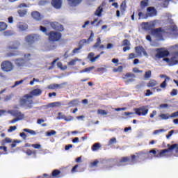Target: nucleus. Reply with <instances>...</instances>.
Here are the masks:
<instances>
[{"mask_svg":"<svg viewBox=\"0 0 178 178\" xmlns=\"http://www.w3.org/2000/svg\"><path fill=\"white\" fill-rule=\"evenodd\" d=\"M79 61V59L77 58H75L74 59H73L72 60H70V62H68V66H74L76 65V63Z\"/></svg>","mask_w":178,"mask_h":178,"instance_id":"obj_40","label":"nucleus"},{"mask_svg":"<svg viewBox=\"0 0 178 178\" xmlns=\"http://www.w3.org/2000/svg\"><path fill=\"white\" fill-rule=\"evenodd\" d=\"M28 10L27 9H19L18 10V14L19 15L20 17H24L26 15H27Z\"/></svg>","mask_w":178,"mask_h":178,"instance_id":"obj_29","label":"nucleus"},{"mask_svg":"<svg viewBox=\"0 0 178 178\" xmlns=\"http://www.w3.org/2000/svg\"><path fill=\"white\" fill-rule=\"evenodd\" d=\"M135 51L136 52L137 55L140 56L141 54H147V52L145 50V48L143 46H138L135 47Z\"/></svg>","mask_w":178,"mask_h":178,"instance_id":"obj_19","label":"nucleus"},{"mask_svg":"<svg viewBox=\"0 0 178 178\" xmlns=\"http://www.w3.org/2000/svg\"><path fill=\"white\" fill-rule=\"evenodd\" d=\"M141 8H147L148 6V0H143L140 2Z\"/></svg>","mask_w":178,"mask_h":178,"instance_id":"obj_43","label":"nucleus"},{"mask_svg":"<svg viewBox=\"0 0 178 178\" xmlns=\"http://www.w3.org/2000/svg\"><path fill=\"white\" fill-rule=\"evenodd\" d=\"M10 49H13L12 51L7 53V57L17 56L19 52L16 50L17 48H13L10 47Z\"/></svg>","mask_w":178,"mask_h":178,"instance_id":"obj_23","label":"nucleus"},{"mask_svg":"<svg viewBox=\"0 0 178 178\" xmlns=\"http://www.w3.org/2000/svg\"><path fill=\"white\" fill-rule=\"evenodd\" d=\"M103 11H104V10H103V8H102V6H99V7L97 9V10H96V12H95L96 16H101V15H102V13Z\"/></svg>","mask_w":178,"mask_h":178,"instance_id":"obj_37","label":"nucleus"},{"mask_svg":"<svg viewBox=\"0 0 178 178\" xmlns=\"http://www.w3.org/2000/svg\"><path fill=\"white\" fill-rule=\"evenodd\" d=\"M42 93V91L40 88L32 90L30 91L29 94L23 95L22 98L19 100V105L20 107H25L29 109L33 108V104H35L33 100V97H38L41 95Z\"/></svg>","mask_w":178,"mask_h":178,"instance_id":"obj_1","label":"nucleus"},{"mask_svg":"<svg viewBox=\"0 0 178 178\" xmlns=\"http://www.w3.org/2000/svg\"><path fill=\"white\" fill-rule=\"evenodd\" d=\"M151 95H152V92L151 90H146L145 96L149 97Z\"/></svg>","mask_w":178,"mask_h":178,"instance_id":"obj_62","label":"nucleus"},{"mask_svg":"<svg viewBox=\"0 0 178 178\" xmlns=\"http://www.w3.org/2000/svg\"><path fill=\"white\" fill-rule=\"evenodd\" d=\"M117 143V139L115 138H113L109 140L108 145H112L113 143Z\"/></svg>","mask_w":178,"mask_h":178,"instance_id":"obj_52","label":"nucleus"},{"mask_svg":"<svg viewBox=\"0 0 178 178\" xmlns=\"http://www.w3.org/2000/svg\"><path fill=\"white\" fill-rule=\"evenodd\" d=\"M23 131H25L26 133H29L30 135H33V136H35V135L37 134V133L35 131L31 130V129H23Z\"/></svg>","mask_w":178,"mask_h":178,"instance_id":"obj_41","label":"nucleus"},{"mask_svg":"<svg viewBox=\"0 0 178 178\" xmlns=\"http://www.w3.org/2000/svg\"><path fill=\"white\" fill-rule=\"evenodd\" d=\"M17 129V127H16V126H10L8 129V132L11 133V132L15 131Z\"/></svg>","mask_w":178,"mask_h":178,"instance_id":"obj_49","label":"nucleus"},{"mask_svg":"<svg viewBox=\"0 0 178 178\" xmlns=\"http://www.w3.org/2000/svg\"><path fill=\"white\" fill-rule=\"evenodd\" d=\"M17 27L19 31H26V30L29 29V26L24 22H18L17 24Z\"/></svg>","mask_w":178,"mask_h":178,"instance_id":"obj_15","label":"nucleus"},{"mask_svg":"<svg viewBox=\"0 0 178 178\" xmlns=\"http://www.w3.org/2000/svg\"><path fill=\"white\" fill-rule=\"evenodd\" d=\"M136 77V76H135L134 74L127 73L126 74L124 75V76H122V79H124V83L130 84L132 82H134Z\"/></svg>","mask_w":178,"mask_h":178,"instance_id":"obj_10","label":"nucleus"},{"mask_svg":"<svg viewBox=\"0 0 178 178\" xmlns=\"http://www.w3.org/2000/svg\"><path fill=\"white\" fill-rule=\"evenodd\" d=\"M95 56V54L91 52L88 55V58H89L90 61H91L92 63H94L95 62V58H94Z\"/></svg>","mask_w":178,"mask_h":178,"instance_id":"obj_35","label":"nucleus"},{"mask_svg":"<svg viewBox=\"0 0 178 178\" xmlns=\"http://www.w3.org/2000/svg\"><path fill=\"white\" fill-rule=\"evenodd\" d=\"M19 140H14L12 144H10V148H15L17 146V143H19Z\"/></svg>","mask_w":178,"mask_h":178,"instance_id":"obj_57","label":"nucleus"},{"mask_svg":"<svg viewBox=\"0 0 178 178\" xmlns=\"http://www.w3.org/2000/svg\"><path fill=\"white\" fill-rule=\"evenodd\" d=\"M1 68L4 72H11L14 70V65L10 60H3L1 64Z\"/></svg>","mask_w":178,"mask_h":178,"instance_id":"obj_6","label":"nucleus"},{"mask_svg":"<svg viewBox=\"0 0 178 178\" xmlns=\"http://www.w3.org/2000/svg\"><path fill=\"white\" fill-rule=\"evenodd\" d=\"M23 118H16L15 119H13L12 120H10L9 122L10 124H14L16 123L17 122H18L19 120H22Z\"/></svg>","mask_w":178,"mask_h":178,"instance_id":"obj_55","label":"nucleus"},{"mask_svg":"<svg viewBox=\"0 0 178 178\" xmlns=\"http://www.w3.org/2000/svg\"><path fill=\"white\" fill-rule=\"evenodd\" d=\"M8 29V25L5 22H0V31H3Z\"/></svg>","mask_w":178,"mask_h":178,"instance_id":"obj_33","label":"nucleus"},{"mask_svg":"<svg viewBox=\"0 0 178 178\" xmlns=\"http://www.w3.org/2000/svg\"><path fill=\"white\" fill-rule=\"evenodd\" d=\"M12 140L10 138H6L1 140V145H5L6 143H11Z\"/></svg>","mask_w":178,"mask_h":178,"instance_id":"obj_34","label":"nucleus"},{"mask_svg":"<svg viewBox=\"0 0 178 178\" xmlns=\"http://www.w3.org/2000/svg\"><path fill=\"white\" fill-rule=\"evenodd\" d=\"M171 63H173V65L178 63V51H175L172 54Z\"/></svg>","mask_w":178,"mask_h":178,"instance_id":"obj_21","label":"nucleus"},{"mask_svg":"<svg viewBox=\"0 0 178 178\" xmlns=\"http://www.w3.org/2000/svg\"><path fill=\"white\" fill-rule=\"evenodd\" d=\"M159 117L161 118V119H162L163 120H168L169 118H171L170 115H169L168 113L160 114V115H159Z\"/></svg>","mask_w":178,"mask_h":178,"instance_id":"obj_32","label":"nucleus"},{"mask_svg":"<svg viewBox=\"0 0 178 178\" xmlns=\"http://www.w3.org/2000/svg\"><path fill=\"white\" fill-rule=\"evenodd\" d=\"M156 24V23L155 22V21L145 23V25L147 26V27H150V28L155 27Z\"/></svg>","mask_w":178,"mask_h":178,"instance_id":"obj_44","label":"nucleus"},{"mask_svg":"<svg viewBox=\"0 0 178 178\" xmlns=\"http://www.w3.org/2000/svg\"><path fill=\"white\" fill-rule=\"evenodd\" d=\"M56 134V131L51 130L50 132H47V136H52Z\"/></svg>","mask_w":178,"mask_h":178,"instance_id":"obj_56","label":"nucleus"},{"mask_svg":"<svg viewBox=\"0 0 178 178\" xmlns=\"http://www.w3.org/2000/svg\"><path fill=\"white\" fill-rule=\"evenodd\" d=\"M136 155H131V156H122L121 160L118 161V166H126V165H134L137 163L136 158L138 159L140 156L145 155L146 156H149V154L145 152H138L136 154Z\"/></svg>","mask_w":178,"mask_h":178,"instance_id":"obj_2","label":"nucleus"},{"mask_svg":"<svg viewBox=\"0 0 178 178\" xmlns=\"http://www.w3.org/2000/svg\"><path fill=\"white\" fill-rule=\"evenodd\" d=\"M168 149H163L162 151L160 152V153L154 157L156 158H161V157H164L168 156V153L170 152V151H172L173 149H175V152L178 153V145L177 143L173 144V145H167Z\"/></svg>","mask_w":178,"mask_h":178,"instance_id":"obj_5","label":"nucleus"},{"mask_svg":"<svg viewBox=\"0 0 178 178\" xmlns=\"http://www.w3.org/2000/svg\"><path fill=\"white\" fill-rule=\"evenodd\" d=\"M79 103V99H74V100H71L69 103H67L68 108L78 106Z\"/></svg>","mask_w":178,"mask_h":178,"instance_id":"obj_24","label":"nucleus"},{"mask_svg":"<svg viewBox=\"0 0 178 178\" xmlns=\"http://www.w3.org/2000/svg\"><path fill=\"white\" fill-rule=\"evenodd\" d=\"M135 114L138 116H146L149 113V108L147 106H142L141 107L134 108Z\"/></svg>","mask_w":178,"mask_h":178,"instance_id":"obj_9","label":"nucleus"},{"mask_svg":"<svg viewBox=\"0 0 178 178\" xmlns=\"http://www.w3.org/2000/svg\"><path fill=\"white\" fill-rule=\"evenodd\" d=\"M40 30L46 35H49V40H50L51 42H56L58 41H60V39L62 38V34L59 32L51 31L48 34V29L42 26H40Z\"/></svg>","mask_w":178,"mask_h":178,"instance_id":"obj_3","label":"nucleus"},{"mask_svg":"<svg viewBox=\"0 0 178 178\" xmlns=\"http://www.w3.org/2000/svg\"><path fill=\"white\" fill-rule=\"evenodd\" d=\"M57 66H58V67H59L62 70H65L67 68V67H66V65H64V67H62V63L61 62H58L57 63Z\"/></svg>","mask_w":178,"mask_h":178,"instance_id":"obj_47","label":"nucleus"},{"mask_svg":"<svg viewBox=\"0 0 178 178\" xmlns=\"http://www.w3.org/2000/svg\"><path fill=\"white\" fill-rule=\"evenodd\" d=\"M135 58H137V56L134 53L129 54V60L134 59Z\"/></svg>","mask_w":178,"mask_h":178,"instance_id":"obj_59","label":"nucleus"},{"mask_svg":"<svg viewBox=\"0 0 178 178\" xmlns=\"http://www.w3.org/2000/svg\"><path fill=\"white\" fill-rule=\"evenodd\" d=\"M42 176L44 177V178H56L55 177H53L52 175H48V174H44L42 175ZM42 177H38V178H44Z\"/></svg>","mask_w":178,"mask_h":178,"instance_id":"obj_53","label":"nucleus"},{"mask_svg":"<svg viewBox=\"0 0 178 178\" xmlns=\"http://www.w3.org/2000/svg\"><path fill=\"white\" fill-rule=\"evenodd\" d=\"M61 119L65 120V122H70L74 120V117H72V115L66 117L65 115H63L62 113L59 112L58 113L57 120Z\"/></svg>","mask_w":178,"mask_h":178,"instance_id":"obj_11","label":"nucleus"},{"mask_svg":"<svg viewBox=\"0 0 178 178\" xmlns=\"http://www.w3.org/2000/svg\"><path fill=\"white\" fill-rule=\"evenodd\" d=\"M51 5L56 9H60L62 8V0H52Z\"/></svg>","mask_w":178,"mask_h":178,"instance_id":"obj_18","label":"nucleus"},{"mask_svg":"<svg viewBox=\"0 0 178 178\" xmlns=\"http://www.w3.org/2000/svg\"><path fill=\"white\" fill-rule=\"evenodd\" d=\"M97 113H98V115H101L102 116H104V115H108V111H106V110L98 109Z\"/></svg>","mask_w":178,"mask_h":178,"instance_id":"obj_38","label":"nucleus"},{"mask_svg":"<svg viewBox=\"0 0 178 178\" xmlns=\"http://www.w3.org/2000/svg\"><path fill=\"white\" fill-rule=\"evenodd\" d=\"M123 72V66L120 65L118 66V68H113V72L117 73V72Z\"/></svg>","mask_w":178,"mask_h":178,"instance_id":"obj_39","label":"nucleus"},{"mask_svg":"<svg viewBox=\"0 0 178 178\" xmlns=\"http://www.w3.org/2000/svg\"><path fill=\"white\" fill-rule=\"evenodd\" d=\"M31 54H24V59H23L22 58H18L14 60V63L17 66V67L22 69L23 67L26 66L27 62L31 60Z\"/></svg>","mask_w":178,"mask_h":178,"instance_id":"obj_4","label":"nucleus"},{"mask_svg":"<svg viewBox=\"0 0 178 178\" xmlns=\"http://www.w3.org/2000/svg\"><path fill=\"white\" fill-rule=\"evenodd\" d=\"M61 106H62L61 102H57L49 103L48 105H47V107L56 108V107H60Z\"/></svg>","mask_w":178,"mask_h":178,"instance_id":"obj_25","label":"nucleus"},{"mask_svg":"<svg viewBox=\"0 0 178 178\" xmlns=\"http://www.w3.org/2000/svg\"><path fill=\"white\" fill-rule=\"evenodd\" d=\"M79 167H80L79 164L75 165L74 167L72 168V169H71V173L77 172L78 170H76L78 169Z\"/></svg>","mask_w":178,"mask_h":178,"instance_id":"obj_46","label":"nucleus"},{"mask_svg":"<svg viewBox=\"0 0 178 178\" xmlns=\"http://www.w3.org/2000/svg\"><path fill=\"white\" fill-rule=\"evenodd\" d=\"M170 116H171V118H177V116H178V111H176V112L172 113Z\"/></svg>","mask_w":178,"mask_h":178,"instance_id":"obj_64","label":"nucleus"},{"mask_svg":"<svg viewBox=\"0 0 178 178\" xmlns=\"http://www.w3.org/2000/svg\"><path fill=\"white\" fill-rule=\"evenodd\" d=\"M152 33L154 36L157 38V40L161 41V37L163 35V31H162V29L161 28L155 29Z\"/></svg>","mask_w":178,"mask_h":178,"instance_id":"obj_13","label":"nucleus"},{"mask_svg":"<svg viewBox=\"0 0 178 178\" xmlns=\"http://www.w3.org/2000/svg\"><path fill=\"white\" fill-rule=\"evenodd\" d=\"M71 6H76L79 3H81L83 0H67Z\"/></svg>","mask_w":178,"mask_h":178,"instance_id":"obj_27","label":"nucleus"},{"mask_svg":"<svg viewBox=\"0 0 178 178\" xmlns=\"http://www.w3.org/2000/svg\"><path fill=\"white\" fill-rule=\"evenodd\" d=\"M99 163V161L98 160H95V161L91 163V167H97Z\"/></svg>","mask_w":178,"mask_h":178,"instance_id":"obj_60","label":"nucleus"},{"mask_svg":"<svg viewBox=\"0 0 178 178\" xmlns=\"http://www.w3.org/2000/svg\"><path fill=\"white\" fill-rule=\"evenodd\" d=\"M31 147L35 149H41V145L40 144H32Z\"/></svg>","mask_w":178,"mask_h":178,"instance_id":"obj_54","label":"nucleus"},{"mask_svg":"<svg viewBox=\"0 0 178 178\" xmlns=\"http://www.w3.org/2000/svg\"><path fill=\"white\" fill-rule=\"evenodd\" d=\"M157 12L155 8L149 7L147 9V16H150L151 17H154V16H156Z\"/></svg>","mask_w":178,"mask_h":178,"instance_id":"obj_16","label":"nucleus"},{"mask_svg":"<svg viewBox=\"0 0 178 178\" xmlns=\"http://www.w3.org/2000/svg\"><path fill=\"white\" fill-rule=\"evenodd\" d=\"M26 154L28 156H31V155H33V152L31 151V149H26Z\"/></svg>","mask_w":178,"mask_h":178,"instance_id":"obj_63","label":"nucleus"},{"mask_svg":"<svg viewBox=\"0 0 178 178\" xmlns=\"http://www.w3.org/2000/svg\"><path fill=\"white\" fill-rule=\"evenodd\" d=\"M177 94H178V90L176 89L172 90L171 92H170V95H171L172 97H175L177 95Z\"/></svg>","mask_w":178,"mask_h":178,"instance_id":"obj_50","label":"nucleus"},{"mask_svg":"<svg viewBox=\"0 0 178 178\" xmlns=\"http://www.w3.org/2000/svg\"><path fill=\"white\" fill-rule=\"evenodd\" d=\"M167 33H170V34L175 35L177 34V27H176V26H172V28H171Z\"/></svg>","mask_w":178,"mask_h":178,"instance_id":"obj_30","label":"nucleus"},{"mask_svg":"<svg viewBox=\"0 0 178 178\" xmlns=\"http://www.w3.org/2000/svg\"><path fill=\"white\" fill-rule=\"evenodd\" d=\"M163 77H165V80L162 82V83L160 84V88L165 90L167 87V82L170 81V77L167 76L166 75H161V78Z\"/></svg>","mask_w":178,"mask_h":178,"instance_id":"obj_17","label":"nucleus"},{"mask_svg":"<svg viewBox=\"0 0 178 178\" xmlns=\"http://www.w3.org/2000/svg\"><path fill=\"white\" fill-rule=\"evenodd\" d=\"M25 41L27 42V44L38 42V41H41V35L35 34L29 35L25 38Z\"/></svg>","mask_w":178,"mask_h":178,"instance_id":"obj_8","label":"nucleus"},{"mask_svg":"<svg viewBox=\"0 0 178 178\" xmlns=\"http://www.w3.org/2000/svg\"><path fill=\"white\" fill-rule=\"evenodd\" d=\"M156 86H158V81L155 79H150L149 81L146 83V86H147L148 88H152Z\"/></svg>","mask_w":178,"mask_h":178,"instance_id":"obj_20","label":"nucleus"},{"mask_svg":"<svg viewBox=\"0 0 178 178\" xmlns=\"http://www.w3.org/2000/svg\"><path fill=\"white\" fill-rule=\"evenodd\" d=\"M24 81V79H22L20 81H17L16 82H15V85L13 86V88L17 87V86L22 84Z\"/></svg>","mask_w":178,"mask_h":178,"instance_id":"obj_51","label":"nucleus"},{"mask_svg":"<svg viewBox=\"0 0 178 178\" xmlns=\"http://www.w3.org/2000/svg\"><path fill=\"white\" fill-rule=\"evenodd\" d=\"M93 70H94V67H89L88 68L83 69L79 73L83 74V73H85V72H89L90 71Z\"/></svg>","mask_w":178,"mask_h":178,"instance_id":"obj_42","label":"nucleus"},{"mask_svg":"<svg viewBox=\"0 0 178 178\" xmlns=\"http://www.w3.org/2000/svg\"><path fill=\"white\" fill-rule=\"evenodd\" d=\"M31 17L34 20H37L40 22V20H42L44 19V15H41V14L38 11H33L31 13Z\"/></svg>","mask_w":178,"mask_h":178,"instance_id":"obj_12","label":"nucleus"},{"mask_svg":"<svg viewBox=\"0 0 178 178\" xmlns=\"http://www.w3.org/2000/svg\"><path fill=\"white\" fill-rule=\"evenodd\" d=\"M100 148H102V145L99 143H94V145L91 147V149L93 152L98 151Z\"/></svg>","mask_w":178,"mask_h":178,"instance_id":"obj_26","label":"nucleus"},{"mask_svg":"<svg viewBox=\"0 0 178 178\" xmlns=\"http://www.w3.org/2000/svg\"><path fill=\"white\" fill-rule=\"evenodd\" d=\"M59 60V58L55 59L53 60V62L51 63V67H49V69H53L54 67V65L56 63V62Z\"/></svg>","mask_w":178,"mask_h":178,"instance_id":"obj_58","label":"nucleus"},{"mask_svg":"<svg viewBox=\"0 0 178 178\" xmlns=\"http://www.w3.org/2000/svg\"><path fill=\"white\" fill-rule=\"evenodd\" d=\"M60 170H54L51 172V174L50 175H51V177H55V178H59V175H60Z\"/></svg>","mask_w":178,"mask_h":178,"instance_id":"obj_28","label":"nucleus"},{"mask_svg":"<svg viewBox=\"0 0 178 178\" xmlns=\"http://www.w3.org/2000/svg\"><path fill=\"white\" fill-rule=\"evenodd\" d=\"M121 10L124 11L126 9V1H123L120 6Z\"/></svg>","mask_w":178,"mask_h":178,"instance_id":"obj_61","label":"nucleus"},{"mask_svg":"<svg viewBox=\"0 0 178 178\" xmlns=\"http://www.w3.org/2000/svg\"><path fill=\"white\" fill-rule=\"evenodd\" d=\"M111 160H108L106 161L107 165L104 166V169L106 170H110L111 168H113V165L111 164Z\"/></svg>","mask_w":178,"mask_h":178,"instance_id":"obj_36","label":"nucleus"},{"mask_svg":"<svg viewBox=\"0 0 178 178\" xmlns=\"http://www.w3.org/2000/svg\"><path fill=\"white\" fill-rule=\"evenodd\" d=\"M152 76V71L148 70L147 72H145V79H149Z\"/></svg>","mask_w":178,"mask_h":178,"instance_id":"obj_45","label":"nucleus"},{"mask_svg":"<svg viewBox=\"0 0 178 178\" xmlns=\"http://www.w3.org/2000/svg\"><path fill=\"white\" fill-rule=\"evenodd\" d=\"M13 115L17 117V118L23 119L24 118V114H22L20 111H15L13 113Z\"/></svg>","mask_w":178,"mask_h":178,"instance_id":"obj_31","label":"nucleus"},{"mask_svg":"<svg viewBox=\"0 0 178 178\" xmlns=\"http://www.w3.org/2000/svg\"><path fill=\"white\" fill-rule=\"evenodd\" d=\"M47 88L49 90H57V89H61L62 85L58 83H51L48 86Z\"/></svg>","mask_w":178,"mask_h":178,"instance_id":"obj_22","label":"nucleus"},{"mask_svg":"<svg viewBox=\"0 0 178 178\" xmlns=\"http://www.w3.org/2000/svg\"><path fill=\"white\" fill-rule=\"evenodd\" d=\"M51 27L54 30H57V31H63V26L58 22H51Z\"/></svg>","mask_w":178,"mask_h":178,"instance_id":"obj_14","label":"nucleus"},{"mask_svg":"<svg viewBox=\"0 0 178 178\" xmlns=\"http://www.w3.org/2000/svg\"><path fill=\"white\" fill-rule=\"evenodd\" d=\"M82 49V46H79V48H75L72 51V54H76L80 52V50Z\"/></svg>","mask_w":178,"mask_h":178,"instance_id":"obj_48","label":"nucleus"},{"mask_svg":"<svg viewBox=\"0 0 178 178\" xmlns=\"http://www.w3.org/2000/svg\"><path fill=\"white\" fill-rule=\"evenodd\" d=\"M156 54L155 56L158 59L166 58V57H168L169 55H170V53L168 51V50H166V49L165 48L156 49Z\"/></svg>","mask_w":178,"mask_h":178,"instance_id":"obj_7","label":"nucleus"}]
</instances>
